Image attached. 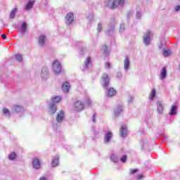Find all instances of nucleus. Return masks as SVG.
Returning <instances> with one entry per match:
<instances>
[{"label": "nucleus", "instance_id": "6e6552de", "mask_svg": "<svg viewBox=\"0 0 180 180\" xmlns=\"http://www.w3.org/2000/svg\"><path fill=\"white\" fill-rule=\"evenodd\" d=\"M74 106L76 112H81V110H83L84 108V103H82L81 101H76Z\"/></svg>", "mask_w": 180, "mask_h": 180}, {"label": "nucleus", "instance_id": "0eeeda50", "mask_svg": "<svg viewBox=\"0 0 180 180\" xmlns=\"http://www.w3.org/2000/svg\"><path fill=\"white\" fill-rule=\"evenodd\" d=\"M53 71L55 75L61 74V63L58 60H55L53 63Z\"/></svg>", "mask_w": 180, "mask_h": 180}, {"label": "nucleus", "instance_id": "8fccbe9b", "mask_svg": "<svg viewBox=\"0 0 180 180\" xmlns=\"http://www.w3.org/2000/svg\"><path fill=\"white\" fill-rule=\"evenodd\" d=\"M1 38H2L4 40L6 39V34H1Z\"/></svg>", "mask_w": 180, "mask_h": 180}, {"label": "nucleus", "instance_id": "5701e85b", "mask_svg": "<svg viewBox=\"0 0 180 180\" xmlns=\"http://www.w3.org/2000/svg\"><path fill=\"white\" fill-rule=\"evenodd\" d=\"M162 54L164 57H169V56H171V54H172V51L169 49H163Z\"/></svg>", "mask_w": 180, "mask_h": 180}, {"label": "nucleus", "instance_id": "c03bdc74", "mask_svg": "<svg viewBox=\"0 0 180 180\" xmlns=\"http://www.w3.org/2000/svg\"><path fill=\"white\" fill-rule=\"evenodd\" d=\"M133 99H134L133 97L129 96L128 99V103H131L133 102Z\"/></svg>", "mask_w": 180, "mask_h": 180}, {"label": "nucleus", "instance_id": "a19ab883", "mask_svg": "<svg viewBox=\"0 0 180 180\" xmlns=\"http://www.w3.org/2000/svg\"><path fill=\"white\" fill-rule=\"evenodd\" d=\"M145 141H144V140L143 139H142L141 141V149L143 150V148H144V144H145Z\"/></svg>", "mask_w": 180, "mask_h": 180}, {"label": "nucleus", "instance_id": "2f4dec72", "mask_svg": "<svg viewBox=\"0 0 180 180\" xmlns=\"http://www.w3.org/2000/svg\"><path fill=\"white\" fill-rule=\"evenodd\" d=\"M102 50L104 53V56H108V54H109V50L108 49V46L106 45L103 46Z\"/></svg>", "mask_w": 180, "mask_h": 180}, {"label": "nucleus", "instance_id": "2eb2a0df", "mask_svg": "<svg viewBox=\"0 0 180 180\" xmlns=\"http://www.w3.org/2000/svg\"><path fill=\"white\" fill-rule=\"evenodd\" d=\"M32 165L33 168H34L35 169H40V160L38 158L34 159L32 161Z\"/></svg>", "mask_w": 180, "mask_h": 180}, {"label": "nucleus", "instance_id": "cd10ccee", "mask_svg": "<svg viewBox=\"0 0 180 180\" xmlns=\"http://www.w3.org/2000/svg\"><path fill=\"white\" fill-rule=\"evenodd\" d=\"M16 12H18L17 8H13L10 13V19H14L15 16L16 15Z\"/></svg>", "mask_w": 180, "mask_h": 180}, {"label": "nucleus", "instance_id": "1a4fd4ad", "mask_svg": "<svg viewBox=\"0 0 180 180\" xmlns=\"http://www.w3.org/2000/svg\"><path fill=\"white\" fill-rule=\"evenodd\" d=\"M157 112L159 115H162L164 113V104L162 101H158L157 103Z\"/></svg>", "mask_w": 180, "mask_h": 180}, {"label": "nucleus", "instance_id": "4be33fe9", "mask_svg": "<svg viewBox=\"0 0 180 180\" xmlns=\"http://www.w3.org/2000/svg\"><path fill=\"white\" fill-rule=\"evenodd\" d=\"M89 65H91V58H87L84 61V70H88L89 68Z\"/></svg>", "mask_w": 180, "mask_h": 180}, {"label": "nucleus", "instance_id": "dca6fc26", "mask_svg": "<svg viewBox=\"0 0 180 180\" xmlns=\"http://www.w3.org/2000/svg\"><path fill=\"white\" fill-rule=\"evenodd\" d=\"M26 30H27V23H26V22H23L21 24V26L20 28V32L21 33V34H23L26 33Z\"/></svg>", "mask_w": 180, "mask_h": 180}, {"label": "nucleus", "instance_id": "f8f14e48", "mask_svg": "<svg viewBox=\"0 0 180 180\" xmlns=\"http://www.w3.org/2000/svg\"><path fill=\"white\" fill-rule=\"evenodd\" d=\"M129 68H130V60L128 56H125L124 60V71H129Z\"/></svg>", "mask_w": 180, "mask_h": 180}, {"label": "nucleus", "instance_id": "a211bd4d", "mask_svg": "<svg viewBox=\"0 0 180 180\" xmlns=\"http://www.w3.org/2000/svg\"><path fill=\"white\" fill-rule=\"evenodd\" d=\"M167 78V68H162L160 71V79L162 81V79H165Z\"/></svg>", "mask_w": 180, "mask_h": 180}, {"label": "nucleus", "instance_id": "9d476101", "mask_svg": "<svg viewBox=\"0 0 180 180\" xmlns=\"http://www.w3.org/2000/svg\"><path fill=\"white\" fill-rule=\"evenodd\" d=\"M113 137V134L111 131H108L104 136V144H108L110 143V140Z\"/></svg>", "mask_w": 180, "mask_h": 180}, {"label": "nucleus", "instance_id": "864d4df0", "mask_svg": "<svg viewBox=\"0 0 180 180\" xmlns=\"http://www.w3.org/2000/svg\"><path fill=\"white\" fill-rule=\"evenodd\" d=\"M179 71H180V65H179Z\"/></svg>", "mask_w": 180, "mask_h": 180}, {"label": "nucleus", "instance_id": "3c124183", "mask_svg": "<svg viewBox=\"0 0 180 180\" xmlns=\"http://www.w3.org/2000/svg\"><path fill=\"white\" fill-rule=\"evenodd\" d=\"M39 180H47V179H46V177H41V178L39 179Z\"/></svg>", "mask_w": 180, "mask_h": 180}, {"label": "nucleus", "instance_id": "aec40b11", "mask_svg": "<svg viewBox=\"0 0 180 180\" xmlns=\"http://www.w3.org/2000/svg\"><path fill=\"white\" fill-rule=\"evenodd\" d=\"M70 83L68 82H65L63 83V84L62 85V90L63 91V92H70Z\"/></svg>", "mask_w": 180, "mask_h": 180}, {"label": "nucleus", "instance_id": "20e7f679", "mask_svg": "<svg viewBox=\"0 0 180 180\" xmlns=\"http://www.w3.org/2000/svg\"><path fill=\"white\" fill-rule=\"evenodd\" d=\"M151 37H153V32L150 30H146L143 34V44L145 46H150L151 43Z\"/></svg>", "mask_w": 180, "mask_h": 180}, {"label": "nucleus", "instance_id": "4c0bfd02", "mask_svg": "<svg viewBox=\"0 0 180 180\" xmlns=\"http://www.w3.org/2000/svg\"><path fill=\"white\" fill-rule=\"evenodd\" d=\"M127 160V155H124L121 158H120V161L121 162H126Z\"/></svg>", "mask_w": 180, "mask_h": 180}, {"label": "nucleus", "instance_id": "ddd939ff", "mask_svg": "<svg viewBox=\"0 0 180 180\" xmlns=\"http://www.w3.org/2000/svg\"><path fill=\"white\" fill-rule=\"evenodd\" d=\"M120 131L121 137H126L127 136V127L122 125Z\"/></svg>", "mask_w": 180, "mask_h": 180}, {"label": "nucleus", "instance_id": "49530a36", "mask_svg": "<svg viewBox=\"0 0 180 180\" xmlns=\"http://www.w3.org/2000/svg\"><path fill=\"white\" fill-rule=\"evenodd\" d=\"M96 115L94 114L93 117H92V120H93L94 123H95V122H96Z\"/></svg>", "mask_w": 180, "mask_h": 180}, {"label": "nucleus", "instance_id": "f03ea898", "mask_svg": "<svg viewBox=\"0 0 180 180\" xmlns=\"http://www.w3.org/2000/svg\"><path fill=\"white\" fill-rule=\"evenodd\" d=\"M126 0H105L104 5L110 9H117L119 6H123Z\"/></svg>", "mask_w": 180, "mask_h": 180}, {"label": "nucleus", "instance_id": "b1692460", "mask_svg": "<svg viewBox=\"0 0 180 180\" xmlns=\"http://www.w3.org/2000/svg\"><path fill=\"white\" fill-rule=\"evenodd\" d=\"M176 113H177L176 105H172V108H171V110H170V112H169V115L171 116H174V115H176Z\"/></svg>", "mask_w": 180, "mask_h": 180}, {"label": "nucleus", "instance_id": "39448f33", "mask_svg": "<svg viewBox=\"0 0 180 180\" xmlns=\"http://www.w3.org/2000/svg\"><path fill=\"white\" fill-rule=\"evenodd\" d=\"M65 22L68 26H71L75 22V16L72 13H68L65 17Z\"/></svg>", "mask_w": 180, "mask_h": 180}, {"label": "nucleus", "instance_id": "58836bf2", "mask_svg": "<svg viewBox=\"0 0 180 180\" xmlns=\"http://www.w3.org/2000/svg\"><path fill=\"white\" fill-rule=\"evenodd\" d=\"M105 68L109 69L110 68V63L108 62L105 63Z\"/></svg>", "mask_w": 180, "mask_h": 180}, {"label": "nucleus", "instance_id": "4468645a", "mask_svg": "<svg viewBox=\"0 0 180 180\" xmlns=\"http://www.w3.org/2000/svg\"><path fill=\"white\" fill-rule=\"evenodd\" d=\"M38 44L43 47L46 44V35H40L38 39Z\"/></svg>", "mask_w": 180, "mask_h": 180}, {"label": "nucleus", "instance_id": "bb28decb", "mask_svg": "<svg viewBox=\"0 0 180 180\" xmlns=\"http://www.w3.org/2000/svg\"><path fill=\"white\" fill-rule=\"evenodd\" d=\"M155 95H156V91H155V89H153L150 93L149 99L150 101H153V99L155 98Z\"/></svg>", "mask_w": 180, "mask_h": 180}, {"label": "nucleus", "instance_id": "c756f323", "mask_svg": "<svg viewBox=\"0 0 180 180\" xmlns=\"http://www.w3.org/2000/svg\"><path fill=\"white\" fill-rule=\"evenodd\" d=\"M17 155L15 152H11L8 155V160H11V161L15 160L16 158Z\"/></svg>", "mask_w": 180, "mask_h": 180}, {"label": "nucleus", "instance_id": "5fc2aeb1", "mask_svg": "<svg viewBox=\"0 0 180 180\" xmlns=\"http://www.w3.org/2000/svg\"><path fill=\"white\" fill-rule=\"evenodd\" d=\"M179 1L180 2V0H179Z\"/></svg>", "mask_w": 180, "mask_h": 180}, {"label": "nucleus", "instance_id": "37998d69", "mask_svg": "<svg viewBox=\"0 0 180 180\" xmlns=\"http://www.w3.org/2000/svg\"><path fill=\"white\" fill-rule=\"evenodd\" d=\"M162 47H164V45L160 42L158 45L159 50H162Z\"/></svg>", "mask_w": 180, "mask_h": 180}, {"label": "nucleus", "instance_id": "412c9836", "mask_svg": "<svg viewBox=\"0 0 180 180\" xmlns=\"http://www.w3.org/2000/svg\"><path fill=\"white\" fill-rule=\"evenodd\" d=\"M122 105L117 106L114 110V113L115 116H119L120 113H122Z\"/></svg>", "mask_w": 180, "mask_h": 180}, {"label": "nucleus", "instance_id": "f704fd0d", "mask_svg": "<svg viewBox=\"0 0 180 180\" xmlns=\"http://www.w3.org/2000/svg\"><path fill=\"white\" fill-rule=\"evenodd\" d=\"M102 29H103L102 23L100 22L98 24V26H97L98 33H101V32H102Z\"/></svg>", "mask_w": 180, "mask_h": 180}, {"label": "nucleus", "instance_id": "c85d7f7f", "mask_svg": "<svg viewBox=\"0 0 180 180\" xmlns=\"http://www.w3.org/2000/svg\"><path fill=\"white\" fill-rule=\"evenodd\" d=\"M3 115L6 116V117H11V112L7 108L3 109Z\"/></svg>", "mask_w": 180, "mask_h": 180}, {"label": "nucleus", "instance_id": "f257e3e1", "mask_svg": "<svg viewBox=\"0 0 180 180\" xmlns=\"http://www.w3.org/2000/svg\"><path fill=\"white\" fill-rule=\"evenodd\" d=\"M101 79L102 86L105 88V89H107L108 98H112V96H115V95H116L117 94V91L116 89H115L114 88H109V76L107 74L104 73L101 77Z\"/></svg>", "mask_w": 180, "mask_h": 180}, {"label": "nucleus", "instance_id": "7c9ffc66", "mask_svg": "<svg viewBox=\"0 0 180 180\" xmlns=\"http://www.w3.org/2000/svg\"><path fill=\"white\" fill-rule=\"evenodd\" d=\"M110 160L112 161V162H117V161H119V158L115 154L111 155Z\"/></svg>", "mask_w": 180, "mask_h": 180}, {"label": "nucleus", "instance_id": "6ab92c4d", "mask_svg": "<svg viewBox=\"0 0 180 180\" xmlns=\"http://www.w3.org/2000/svg\"><path fill=\"white\" fill-rule=\"evenodd\" d=\"M13 110L15 112V113H22L24 109H23V107H22V105H15L13 108Z\"/></svg>", "mask_w": 180, "mask_h": 180}, {"label": "nucleus", "instance_id": "7ed1b4c3", "mask_svg": "<svg viewBox=\"0 0 180 180\" xmlns=\"http://www.w3.org/2000/svg\"><path fill=\"white\" fill-rule=\"evenodd\" d=\"M61 98L60 96H55L51 98V103L49 104V115H54L57 112V105L56 103L60 102Z\"/></svg>", "mask_w": 180, "mask_h": 180}, {"label": "nucleus", "instance_id": "de8ad7c7", "mask_svg": "<svg viewBox=\"0 0 180 180\" xmlns=\"http://www.w3.org/2000/svg\"><path fill=\"white\" fill-rule=\"evenodd\" d=\"M139 171L137 169H134L131 170V174H136Z\"/></svg>", "mask_w": 180, "mask_h": 180}, {"label": "nucleus", "instance_id": "423d86ee", "mask_svg": "<svg viewBox=\"0 0 180 180\" xmlns=\"http://www.w3.org/2000/svg\"><path fill=\"white\" fill-rule=\"evenodd\" d=\"M41 78L42 81H47L48 78H50V71L49 70V68L44 66L41 70Z\"/></svg>", "mask_w": 180, "mask_h": 180}, {"label": "nucleus", "instance_id": "e433bc0d", "mask_svg": "<svg viewBox=\"0 0 180 180\" xmlns=\"http://www.w3.org/2000/svg\"><path fill=\"white\" fill-rule=\"evenodd\" d=\"M87 19L90 22H92V20H94V14H92V13L89 14L87 16Z\"/></svg>", "mask_w": 180, "mask_h": 180}, {"label": "nucleus", "instance_id": "09e8293b", "mask_svg": "<svg viewBox=\"0 0 180 180\" xmlns=\"http://www.w3.org/2000/svg\"><path fill=\"white\" fill-rule=\"evenodd\" d=\"M133 15V12L129 11L127 14V18H130V16Z\"/></svg>", "mask_w": 180, "mask_h": 180}, {"label": "nucleus", "instance_id": "72a5a7b5", "mask_svg": "<svg viewBox=\"0 0 180 180\" xmlns=\"http://www.w3.org/2000/svg\"><path fill=\"white\" fill-rule=\"evenodd\" d=\"M15 60L17 61H18L19 63H20V61H22V60H23V58L22 57V55L17 54V55H15Z\"/></svg>", "mask_w": 180, "mask_h": 180}, {"label": "nucleus", "instance_id": "f3484780", "mask_svg": "<svg viewBox=\"0 0 180 180\" xmlns=\"http://www.w3.org/2000/svg\"><path fill=\"white\" fill-rule=\"evenodd\" d=\"M115 32V25L111 24L110 25H108V28H107V33L108 36H112V34H113Z\"/></svg>", "mask_w": 180, "mask_h": 180}, {"label": "nucleus", "instance_id": "603ef678", "mask_svg": "<svg viewBox=\"0 0 180 180\" xmlns=\"http://www.w3.org/2000/svg\"><path fill=\"white\" fill-rule=\"evenodd\" d=\"M91 104V101L90 100H88L87 101V105H90Z\"/></svg>", "mask_w": 180, "mask_h": 180}, {"label": "nucleus", "instance_id": "9b49d317", "mask_svg": "<svg viewBox=\"0 0 180 180\" xmlns=\"http://www.w3.org/2000/svg\"><path fill=\"white\" fill-rule=\"evenodd\" d=\"M64 111L60 110L58 112L57 116H56V121L58 123H63V120H64Z\"/></svg>", "mask_w": 180, "mask_h": 180}, {"label": "nucleus", "instance_id": "473e14b6", "mask_svg": "<svg viewBox=\"0 0 180 180\" xmlns=\"http://www.w3.org/2000/svg\"><path fill=\"white\" fill-rule=\"evenodd\" d=\"M126 29V25L124 23H121L120 25V33H123Z\"/></svg>", "mask_w": 180, "mask_h": 180}, {"label": "nucleus", "instance_id": "c9c22d12", "mask_svg": "<svg viewBox=\"0 0 180 180\" xmlns=\"http://www.w3.org/2000/svg\"><path fill=\"white\" fill-rule=\"evenodd\" d=\"M142 15H143V14L141 13V12L137 11L136 13V19H141Z\"/></svg>", "mask_w": 180, "mask_h": 180}, {"label": "nucleus", "instance_id": "79ce46f5", "mask_svg": "<svg viewBox=\"0 0 180 180\" xmlns=\"http://www.w3.org/2000/svg\"><path fill=\"white\" fill-rule=\"evenodd\" d=\"M174 11L176 12H179V11H180V6H176L175 8H174Z\"/></svg>", "mask_w": 180, "mask_h": 180}, {"label": "nucleus", "instance_id": "ea45409f", "mask_svg": "<svg viewBox=\"0 0 180 180\" xmlns=\"http://www.w3.org/2000/svg\"><path fill=\"white\" fill-rule=\"evenodd\" d=\"M136 179H139V180L143 179V176L142 174H138L136 176Z\"/></svg>", "mask_w": 180, "mask_h": 180}, {"label": "nucleus", "instance_id": "a878e982", "mask_svg": "<svg viewBox=\"0 0 180 180\" xmlns=\"http://www.w3.org/2000/svg\"><path fill=\"white\" fill-rule=\"evenodd\" d=\"M58 160H60V157L56 156L54 159L52 160L51 167H57L58 165Z\"/></svg>", "mask_w": 180, "mask_h": 180}, {"label": "nucleus", "instance_id": "a18cd8bd", "mask_svg": "<svg viewBox=\"0 0 180 180\" xmlns=\"http://www.w3.org/2000/svg\"><path fill=\"white\" fill-rule=\"evenodd\" d=\"M117 78H119L120 79V78H122V73L121 72H117Z\"/></svg>", "mask_w": 180, "mask_h": 180}, {"label": "nucleus", "instance_id": "393cba45", "mask_svg": "<svg viewBox=\"0 0 180 180\" xmlns=\"http://www.w3.org/2000/svg\"><path fill=\"white\" fill-rule=\"evenodd\" d=\"M34 4V1L30 0L27 3V4L25 6V10L29 11V9H32L33 8V5Z\"/></svg>", "mask_w": 180, "mask_h": 180}]
</instances>
